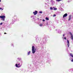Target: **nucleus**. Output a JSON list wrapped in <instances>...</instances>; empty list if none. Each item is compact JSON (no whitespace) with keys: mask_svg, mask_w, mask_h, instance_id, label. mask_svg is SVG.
Masks as SVG:
<instances>
[{"mask_svg":"<svg viewBox=\"0 0 73 73\" xmlns=\"http://www.w3.org/2000/svg\"><path fill=\"white\" fill-rule=\"evenodd\" d=\"M1 19H3V21H5V16L4 15L0 16Z\"/></svg>","mask_w":73,"mask_h":73,"instance_id":"f03ea898","label":"nucleus"},{"mask_svg":"<svg viewBox=\"0 0 73 73\" xmlns=\"http://www.w3.org/2000/svg\"><path fill=\"white\" fill-rule=\"evenodd\" d=\"M30 53H31V51H29L28 52V55H29V54H30Z\"/></svg>","mask_w":73,"mask_h":73,"instance_id":"9d476101","label":"nucleus"},{"mask_svg":"<svg viewBox=\"0 0 73 73\" xmlns=\"http://www.w3.org/2000/svg\"><path fill=\"white\" fill-rule=\"evenodd\" d=\"M18 66H20V64H18Z\"/></svg>","mask_w":73,"mask_h":73,"instance_id":"aec40b11","label":"nucleus"},{"mask_svg":"<svg viewBox=\"0 0 73 73\" xmlns=\"http://www.w3.org/2000/svg\"><path fill=\"white\" fill-rule=\"evenodd\" d=\"M56 14H54L53 15V17H55V16H56Z\"/></svg>","mask_w":73,"mask_h":73,"instance_id":"ddd939ff","label":"nucleus"},{"mask_svg":"<svg viewBox=\"0 0 73 73\" xmlns=\"http://www.w3.org/2000/svg\"><path fill=\"white\" fill-rule=\"evenodd\" d=\"M4 33V34H7V33Z\"/></svg>","mask_w":73,"mask_h":73,"instance_id":"b1692460","label":"nucleus"},{"mask_svg":"<svg viewBox=\"0 0 73 73\" xmlns=\"http://www.w3.org/2000/svg\"><path fill=\"white\" fill-rule=\"evenodd\" d=\"M64 39H65V40H66V37H64Z\"/></svg>","mask_w":73,"mask_h":73,"instance_id":"6ab92c4d","label":"nucleus"},{"mask_svg":"<svg viewBox=\"0 0 73 73\" xmlns=\"http://www.w3.org/2000/svg\"><path fill=\"white\" fill-rule=\"evenodd\" d=\"M50 9H51V10H53V8L52 7H50Z\"/></svg>","mask_w":73,"mask_h":73,"instance_id":"4468645a","label":"nucleus"},{"mask_svg":"<svg viewBox=\"0 0 73 73\" xmlns=\"http://www.w3.org/2000/svg\"><path fill=\"white\" fill-rule=\"evenodd\" d=\"M46 20H49V18L47 17L46 18Z\"/></svg>","mask_w":73,"mask_h":73,"instance_id":"9b49d317","label":"nucleus"},{"mask_svg":"<svg viewBox=\"0 0 73 73\" xmlns=\"http://www.w3.org/2000/svg\"><path fill=\"white\" fill-rule=\"evenodd\" d=\"M37 13H38V11H35V12H33V14L34 15H36Z\"/></svg>","mask_w":73,"mask_h":73,"instance_id":"7ed1b4c3","label":"nucleus"},{"mask_svg":"<svg viewBox=\"0 0 73 73\" xmlns=\"http://www.w3.org/2000/svg\"><path fill=\"white\" fill-rule=\"evenodd\" d=\"M2 9V10H3V9H2V8H0V10Z\"/></svg>","mask_w":73,"mask_h":73,"instance_id":"f3484780","label":"nucleus"},{"mask_svg":"<svg viewBox=\"0 0 73 73\" xmlns=\"http://www.w3.org/2000/svg\"><path fill=\"white\" fill-rule=\"evenodd\" d=\"M35 46H32V51L33 54L35 53V52H36L35 50H36V49H35Z\"/></svg>","mask_w":73,"mask_h":73,"instance_id":"f257e3e1","label":"nucleus"},{"mask_svg":"<svg viewBox=\"0 0 73 73\" xmlns=\"http://www.w3.org/2000/svg\"><path fill=\"white\" fill-rule=\"evenodd\" d=\"M15 66L17 68H20V67H21V65L18 66V65H17V64H15Z\"/></svg>","mask_w":73,"mask_h":73,"instance_id":"0eeeda50","label":"nucleus"},{"mask_svg":"<svg viewBox=\"0 0 73 73\" xmlns=\"http://www.w3.org/2000/svg\"><path fill=\"white\" fill-rule=\"evenodd\" d=\"M39 13H42V11H39Z\"/></svg>","mask_w":73,"mask_h":73,"instance_id":"2eb2a0df","label":"nucleus"},{"mask_svg":"<svg viewBox=\"0 0 73 73\" xmlns=\"http://www.w3.org/2000/svg\"><path fill=\"white\" fill-rule=\"evenodd\" d=\"M67 42L68 47H69V40H67Z\"/></svg>","mask_w":73,"mask_h":73,"instance_id":"423d86ee","label":"nucleus"},{"mask_svg":"<svg viewBox=\"0 0 73 73\" xmlns=\"http://www.w3.org/2000/svg\"><path fill=\"white\" fill-rule=\"evenodd\" d=\"M46 25H48V23H47Z\"/></svg>","mask_w":73,"mask_h":73,"instance_id":"4be33fe9","label":"nucleus"},{"mask_svg":"<svg viewBox=\"0 0 73 73\" xmlns=\"http://www.w3.org/2000/svg\"><path fill=\"white\" fill-rule=\"evenodd\" d=\"M70 33L71 35V39H72V40H73V35H72V33L71 32Z\"/></svg>","mask_w":73,"mask_h":73,"instance_id":"39448f33","label":"nucleus"},{"mask_svg":"<svg viewBox=\"0 0 73 73\" xmlns=\"http://www.w3.org/2000/svg\"><path fill=\"white\" fill-rule=\"evenodd\" d=\"M54 8V11H56V10H57V8Z\"/></svg>","mask_w":73,"mask_h":73,"instance_id":"f8f14e48","label":"nucleus"},{"mask_svg":"<svg viewBox=\"0 0 73 73\" xmlns=\"http://www.w3.org/2000/svg\"><path fill=\"white\" fill-rule=\"evenodd\" d=\"M1 0H0V2H1Z\"/></svg>","mask_w":73,"mask_h":73,"instance_id":"393cba45","label":"nucleus"},{"mask_svg":"<svg viewBox=\"0 0 73 73\" xmlns=\"http://www.w3.org/2000/svg\"><path fill=\"white\" fill-rule=\"evenodd\" d=\"M70 56H71V57H72L73 58V54H72V53H70Z\"/></svg>","mask_w":73,"mask_h":73,"instance_id":"1a4fd4ad","label":"nucleus"},{"mask_svg":"<svg viewBox=\"0 0 73 73\" xmlns=\"http://www.w3.org/2000/svg\"><path fill=\"white\" fill-rule=\"evenodd\" d=\"M40 27H42V24H40Z\"/></svg>","mask_w":73,"mask_h":73,"instance_id":"dca6fc26","label":"nucleus"},{"mask_svg":"<svg viewBox=\"0 0 73 73\" xmlns=\"http://www.w3.org/2000/svg\"><path fill=\"white\" fill-rule=\"evenodd\" d=\"M65 36V35H64H64H63V36Z\"/></svg>","mask_w":73,"mask_h":73,"instance_id":"5701e85b","label":"nucleus"},{"mask_svg":"<svg viewBox=\"0 0 73 73\" xmlns=\"http://www.w3.org/2000/svg\"><path fill=\"white\" fill-rule=\"evenodd\" d=\"M68 16V14L66 13L63 15V18H64V17H66V16Z\"/></svg>","mask_w":73,"mask_h":73,"instance_id":"20e7f679","label":"nucleus"},{"mask_svg":"<svg viewBox=\"0 0 73 73\" xmlns=\"http://www.w3.org/2000/svg\"><path fill=\"white\" fill-rule=\"evenodd\" d=\"M42 21H45V20H44V19H43V20H42Z\"/></svg>","mask_w":73,"mask_h":73,"instance_id":"412c9836","label":"nucleus"},{"mask_svg":"<svg viewBox=\"0 0 73 73\" xmlns=\"http://www.w3.org/2000/svg\"><path fill=\"white\" fill-rule=\"evenodd\" d=\"M2 24H3V23H0V25H2Z\"/></svg>","mask_w":73,"mask_h":73,"instance_id":"a211bd4d","label":"nucleus"},{"mask_svg":"<svg viewBox=\"0 0 73 73\" xmlns=\"http://www.w3.org/2000/svg\"><path fill=\"white\" fill-rule=\"evenodd\" d=\"M69 19H68V21H70V19H71V16H69Z\"/></svg>","mask_w":73,"mask_h":73,"instance_id":"6e6552de","label":"nucleus"}]
</instances>
